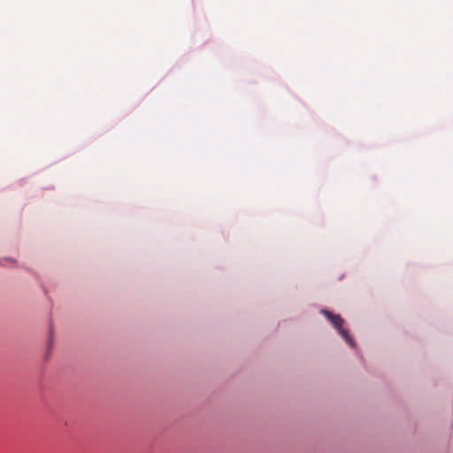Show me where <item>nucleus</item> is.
<instances>
[{"label": "nucleus", "mask_w": 453, "mask_h": 453, "mask_svg": "<svg viewBox=\"0 0 453 453\" xmlns=\"http://www.w3.org/2000/svg\"><path fill=\"white\" fill-rule=\"evenodd\" d=\"M321 312L326 316L327 319L331 321L333 326L339 331L341 335L346 340V342L351 346H354L352 338L349 335L348 332L342 328L344 320L339 316L333 314L327 310H322Z\"/></svg>", "instance_id": "1"}]
</instances>
